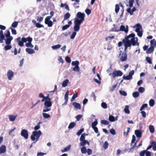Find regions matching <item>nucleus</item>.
<instances>
[{
    "label": "nucleus",
    "mask_w": 156,
    "mask_h": 156,
    "mask_svg": "<svg viewBox=\"0 0 156 156\" xmlns=\"http://www.w3.org/2000/svg\"><path fill=\"white\" fill-rule=\"evenodd\" d=\"M146 61L150 64L152 63V59L150 57H147L146 58Z\"/></svg>",
    "instance_id": "obj_38"
},
{
    "label": "nucleus",
    "mask_w": 156,
    "mask_h": 156,
    "mask_svg": "<svg viewBox=\"0 0 156 156\" xmlns=\"http://www.w3.org/2000/svg\"><path fill=\"white\" fill-rule=\"evenodd\" d=\"M124 112L125 113L129 114L130 113V111L129 110V106L128 105H126L124 109Z\"/></svg>",
    "instance_id": "obj_23"
},
{
    "label": "nucleus",
    "mask_w": 156,
    "mask_h": 156,
    "mask_svg": "<svg viewBox=\"0 0 156 156\" xmlns=\"http://www.w3.org/2000/svg\"><path fill=\"white\" fill-rule=\"evenodd\" d=\"M40 101L39 100H38L31 107V109H33L34 107H35L38 103H40Z\"/></svg>",
    "instance_id": "obj_54"
},
{
    "label": "nucleus",
    "mask_w": 156,
    "mask_h": 156,
    "mask_svg": "<svg viewBox=\"0 0 156 156\" xmlns=\"http://www.w3.org/2000/svg\"><path fill=\"white\" fill-rule=\"evenodd\" d=\"M13 37L6 38L5 39V43L6 44H10L11 41L13 40Z\"/></svg>",
    "instance_id": "obj_21"
},
{
    "label": "nucleus",
    "mask_w": 156,
    "mask_h": 156,
    "mask_svg": "<svg viewBox=\"0 0 156 156\" xmlns=\"http://www.w3.org/2000/svg\"><path fill=\"white\" fill-rule=\"evenodd\" d=\"M147 104H143L141 107L140 108V111H142L144 108H146L147 107Z\"/></svg>",
    "instance_id": "obj_57"
},
{
    "label": "nucleus",
    "mask_w": 156,
    "mask_h": 156,
    "mask_svg": "<svg viewBox=\"0 0 156 156\" xmlns=\"http://www.w3.org/2000/svg\"><path fill=\"white\" fill-rule=\"evenodd\" d=\"M154 104V101L153 99H151L149 101V105L151 107L153 106Z\"/></svg>",
    "instance_id": "obj_40"
},
{
    "label": "nucleus",
    "mask_w": 156,
    "mask_h": 156,
    "mask_svg": "<svg viewBox=\"0 0 156 156\" xmlns=\"http://www.w3.org/2000/svg\"><path fill=\"white\" fill-rule=\"evenodd\" d=\"M109 120L111 122H114L118 120V116L115 117L113 115H110L108 118Z\"/></svg>",
    "instance_id": "obj_13"
},
{
    "label": "nucleus",
    "mask_w": 156,
    "mask_h": 156,
    "mask_svg": "<svg viewBox=\"0 0 156 156\" xmlns=\"http://www.w3.org/2000/svg\"><path fill=\"white\" fill-rule=\"evenodd\" d=\"M87 134H86L85 133H83L81 135L80 140V141H83L86 140H85V136L87 135Z\"/></svg>",
    "instance_id": "obj_35"
},
{
    "label": "nucleus",
    "mask_w": 156,
    "mask_h": 156,
    "mask_svg": "<svg viewBox=\"0 0 156 156\" xmlns=\"http://www.w3.org/2000/svg\"><path fill=\"white\" fill-rule=\"evenodd\" d=\"M134 0H129V6L131 8L133 6V4L134 3Z\"/></svg>",
    "instance_id": "obj_49"
},
{
    "label": "nucleus",
    "mask_w": 156,
    "mask_h": 156,
    "mask_svg": "<svg viewBox=\"0 0 156 156\" xmlns=\"http://www.w3.org/2000/svg\"><path fill=\"white\" fill-rule=\"evenodd\" d=\"M101 123L104 125H107L108 124L109 122L107 120H102L101 121Z\"/></svg>",
    "instance_id": "obj_41"
},
{
    "label": "nucleus",
    "mask_w": 156,
    "mask_h": 156,
    "mask_svg": "<svg viewBox=\"0 0 156 156\" xmlns=\"http://www.w3.org/2000/svg\"><path fill=\"white\" fill-rule=\"evenodd\" d=\"M85 12L87 15H89L90 14L91 11L90 9H87L85 10Z\"/></svg>",
    "instance_id": "obj_61"
},
{
    "label": "nucleus",
    "mask_w": 156,
    "mask_h": 156,
    "mask_svg": "<svg viewBox=\"0 0 156 156\" xmlns=\"http://www.w3.org/2000/svg\"><path fill=\"white\" fill-rule=\"evenodd\" d=\"M149 130L150 131V132L151 133H153L154 132V126L152 125H150L149 126Z\"/></svg>",
    "instance_id": "obj_32"
},
{
    "label": "nucleus",
    "mask_w": 156,
    "mask_h": 156,
    "mask_svg": "<svg viewBox=\"0 0 156 156\" xmlns=\"http://www.w3.org/2000/svg\"><path fill=\"white\" fill-rule=\"evenodd\" d=\"M127 57V56L126 52L123 53L122 54H120L119 56L120 59L122 62L126 61Z\"/></svg>",
    "instance_id": "obj_10"
},
{
    "label": "nucleus",
    "mask_w": 156,
    "mask_h": 156,
    "mask_svg": "<svg viewBox=\"0 0 156 156\" xmlns=\"http://www.w3.org/2000/svg\"><path fill=\"white\" fill-rule=\"evenodd\" d=\"M84 130V129L82 128L79 130L78 132L76 133L77 135L78 136H80L81 133Z\"/></svg>",
    "instance_id": "obj_55"
},
{
    "label": "nucleus",
    "mask_w": 156,
    "mask_h": 156,
    "mask_svg": "<svg viewBox=\"0 0 156 156\" xmlns=\"http://www.w3.org/2000/svg\"><path fill=\"white\" fill-rule=\"evenodd\" d=\"M79 62L78 61H73L72 62V66H78L79 64Z\"/></svg>",
    "instance_id": "obj_33"
},
{
    "label": "nucleus",
    "mask_w": 156,
    "mask_h": 156,
    "mask_svg": "<svg viewBox=\"0 0 156 156\" xmlns=\"http://www.w3.org/2000/svg\"><path fill=\"white\" fill-rule=\"evenodd\" d=\"M108 144L107 141H105L103 145V147L105 149H106L108 148Z\"/></svg>",
    "instance_id": "obj_56"
},
{
    "label": "nucleus",
    "mask_w": 156,
    "mask_h": 156,
    "mask_svg": "<svg viewBox=\"0 0 156 156\" xmlns=\"http://www.w3.org/2000/svg\"><path fill=\"white\" fill-rule=\"evenodd\" d=\"M131 8H130V7L129 8H128L127 9V11L128 13H129L130 14V15H133V13H132V9H131Z\"/></svg>",
    "instance_id": "obj_63"
},
{
    "label": "nucleus",
    "mask_w": 156,
    "mask_h": 156,
    "mask_svg": "<svg viewBox=\"0 0 156 156\" xmlns=\"http://www.w3.org/2000/svg\"><path fill=\"white\" fill-rule=\"evenodd\" d=\"M61 7H65V9L67 10H69V9L68 5L66 3H61Z\"/></svg>",
    "instance_id": "obj_28"
},
{
    "label": "nucleus",
    "mask_w": 156,
    "mask_h": 156,
    "mask_svg": "<svg viewBox=\"0 0 156 156\" xmlns=\"http://www.w3.org/2000/svg\"><path fill=\"white\" fill-rule=\"evenodd\" d=\"M71 146L70 145H68L62 151V153H64L69 151L71 147Z\"/></svg>",
    "instance_id": "obj_24"
},
{
    "label": "nucleus",
    "mask_w": 156,
    "mask_h": 156,
    "mask_svg": "<svg viewBox=\"0 0 156 156\" xmlns=\"http://www.w3.org/2000/svg\"><path fill=\"white\" fill-rule=\"evenodd\" d=\"M69 80L68 79H66L64 80L62 83V86L63 87H65L67 86L69 82Z\"/></svg>",
    "instance_id": "obj_20"
},
{
    "label": "nucleus",
    "mask_w": 156,
    "mask_h": 156,
    "mask_svg": "<svg viewBox=\"0 0 156 156\" xmlns=\"http://www.w3.org/2000/svg\"><path fill=\"white\" fill-rule=\"evenodd\" d=\"M73 70L74 71L78 73H80V69L78 66H75L73 68Z\"/></svg>",
    "instance_id": "obj_31"
},
{
    "label": "nucleus",
    "mask_w": 156,
    "mask_h": 156,
    "mask_svg": "<svg viewBox=\"0 0 156 156\" xmlns=\"http://www.w3.org/2000/svg\"><path fill=\"white\" fill-rule=\"evenodd\" d=\"M101 107L104 109H106L107 108V105L106 103L104 102H103L101 105Z\"/></svg>",
    "instance_id": "obj_46"
},
{
    "label": "nucleus",
    "mask_w": 156,
    "mask_h": 156,
    "mask_svg": "<svg viewBox=\"0 0 156 156\" xmlns=\"http://www.w3.org/2000/svg\"><path fill=\"white\" fill-rule=\"evenodd\" d=\"M152 144L153 145V149L154 151H156V142L153 141L152 142Z\"/></svg>",
    "instance_id": "obj_51"
},
{
    "label": "nucleus",
    "mask_w": 156,
    "mask_h": 156,
    "mask_svg": "<svg viewBox=\"0 0 156 156\" xmlns=\"http://www.w3.org/2000/svg\"><path fill=\"white\" fill-rule=\"evenodd\" d=\"M139 95V93L138 91L134 92L132 94L133 97L134 98L138 97Z\"/></svg>",
    "instance_id": "obj_36"
},
{
    "label": "nucleus",
    "mask_w": 156,
    "mask_h": 156,
    "mask_svg": "<svg viewBox=\"0 0 156 156\" xmlns=\"http://www.w3.org/2000/svg\"><path fill=\"white\" fill-rule=\"evenodd\" d=\"M42 123V122H38L37 124V125L34 127V129L36 131L38 130L40 128V125Z\"/></svg>",
    "instance_id": "obj_26"
},
{
    "label": "nucleus",
    "mask_w": 156,
    "mask_h": 156,
    "mask_svg": "<svg viewBox=\"0 0 156 156\" xmlns=\"http://www.w3.org/2000/svg\"><path fill=\"white\" fill-rule=\"evenodd\" d=\"M150 45L154 47L156 46V41L154 39L150 41Z\"/></svg>",
    "instance_id": "obj_29"
},
{
    "label": "nucleus",
    "mask_w": 156,
    "mask_h": 156,
    "mask_svg": "<svg viewBox=\"0 0 156 156\" xmlns=\"http://www.w3.org/2000/svg\"><path fill=\"white\" fill-rule=\"evenodd\" d=\"M50 19L49 18H46L45 20V23L46 24H47L48 27H51L53 24L52 21L50 20Z\"/></svg>",
    "instance_id": "obj_11"
},
{
    "label": "nucleus",
    "mask_w": 156,
    "mask_h": 156,
    "mask_svg": "<svg viewBox=\"0 0 156 156\" xmlns=\"http://www.w3.org/2000/svg\"><path fill=\"white\" fill-rule=\"evenodd\" d=\"M6 151V147L5 145H2L0 147V154L4 153Z\"/></svg>",
    "instance_id": "obj_12"
},
{
    "label": "nucleus",
    "mask_w": 156,
    "mask_h": 156,
    "mask_svg": "<svg viewBox=\"0 0 156 156\" xmlns=\"http://www.w3.org/2000/svg\"><path fill=\"white\" fill-rule=\"evenodd\" d=\"M76 31H74L73 32L72 34L71 35L70 37L71 39H73L75 38L76 35Z\"/></svg>",
    "instance_id": "obj_52"
},
{
    "label": "nucleus",
    "mask_w": 156,
    "mask_h": 156,
    "mask_svg": "<svg viewBox=\"0 0 156 156\" xmlns=\"http://www.w3.org/2000/svg\"><path fill=\"white\" fill-rule=\"evenodd\" d=\"M21 135L25 139H27L28 138V133L27 130L25 129H22L21 133Z\"/></svg>",
    "instance_id": "obj_9"
},
{
    "label": "nucleus",
    "mask_w": 156,
    "mask_h": 156,
    "mask_svg": "<svg viewBox=\"0 0 156 156\" xmlns=\"http://www.w3.org/2000/svg\"><path fill=\"white\" fill-rule=\"evenodd\" d=\"M125 27L123 25H121L120 27V30L122 31H124L125 32Z\"/></svg>",
    "instance_id": "obj_59"
},
{
    "label": "nucleus",
    "mask_w": 156,
    "mask_h": 156,
    "mask_svg": "<svg viewBox=\"0 0 156 156\" xmlns=\"http://www.w3.org/2000/svg\"><path fill=\"white\" fill-rule=\"evenodd\" d=\"M73 105L76 109H80L81 108L80 105L78 103L74 102L73 103Z\"/></svg>",
    "instance_id": "obj_19"
},
{
    "label": "nucleus",
    "mask_w": 156,
    "mask_h": 156,
    "mask_svg": "<svg viewBox=\"0 0 156 156\" xmlns=\"http://www.w3.org/2000/svg\"><path fill=\"white\" fill-rule=\"evenodd\" d=\"M119 9V5L118 4H116L115 5V13L117 14L118 13Z\"/></svg>",
    "instance_id": "obj_39"
},
{
    "label": "nucleus",
    "mask_w": 156,
    "mask_h": 156,
    "mask_svg": "<svg viewBox=\"0 0 156 156\" xmlns=\"http://www.w3.org/2000/svg\"><path fill=\"white\" fill-rule=\"evenodd\" d=\"M81 151L83 154H85L87 153V149L86 147L85 146L81 148Z\"/></svg>",
    "instance_id": "obj_30"
},
{
    "label": "nucleus",
    "mask_w": 156,
    "mask_h": 156,
    "mask_svg": "<svg viewBox=\"0 0 156 156\" xmlns=\"http://www.w3.org/2000/svg\"><path fill=\"white\" fill-rule=\"evenodd\" d=\"M47 112H44V110H43L42 115L43 118L44 119H48L50 118L51 117V116L49 114L45 113Z\"/></svg>",
    "instance_id": "obj_14"
},
{
    "label": "nucleus",
    "mask_w": 156,
    "mask_h": 156,
    "mask_svg": "<svg viewBox=\"0 0 156 156\" xmlns=\"http://www.w3.org/2000/svg\"><path fill=\"white\" fill-rule=\"evenodd\" d=\"M81 142L80 143V144L81 146H84L86 144H87L88 145H89V142L87 140L80 141Z\"/></svg>",
    "instance_id": "obj_22"
},
{
    "label": "nucleus",
    "mask_w": 156,
    "mask_h": 156,
    "mask_svg": "<svg viewBox=\"0 0 156 156\" xmlns=\"http://www.w3.org/2000/svg\"><path fill=\"white\" fill-rule=\"evenodd\" d=\"M87 153L88 155H89L92 153V150L90 149H88L87 150Z\"/></svg>",
    "instance_id": "obj_62"
},
{
    "label": "nucleus",
    "mask_w": 156,
    "mask_h": 156,
    "mask_svg": "<svg viewBox=\"0 0 156 156\" xmlns=\"http://www.w3.org/2000/svg\"><path fill=\"white\" fill-rule=\"evenodd\" d=\"M132 77H131L129 75L126 76H125V75H124L122 77V78L125 80H131L132 79Z\"/></svg>",
    "instance_id": "obj_25"
},
{
    "label": "nucleus",
    "mask_w": 156,
    "mask_h": 156,
    "mask_svg": "<svg viewBox=\"0 0 156 156\" xmlns=\"http://www.w3.org/2000/svg\"><path fill=\"white\" fill-rule=\"evenodd\" d=\"M77 95L78 94L77 93H76L73 94L71 100V102L75 100V99L77 97Z\"/></svg>",
    "instance_id": "obj_45"
},
{
    "label": "nucleus",
    "mask_w": 156,
    "mask_h": 156,
    "mask_svg": "<svg viewBox=\"0 0 156 156\" xmlns=\"http://www.w3.org/2000/svg\"><path fill=\"white\" fill-rule=\"evenodd\" d=\"M145 90V89L144 87H140L139 88L138 91L139 92L141 93H143Z\"/></svg>",
    "instance_id": "obj_47"
},
{
    "label": "nucleus",
    "mask_w": 156,
    "mask_h": 156,
    "mask_svg": "<svg viewBox=\"0 0 156 156\" xmlns=\"http://www.w3.org/2000/svg\"><path fill=\"white\" fill-rule=\"evenodd\" d=\"M135 133L137 137L140 138L141 136L142 133L139 130H136L135 131Z\"/></svg>",
    "instance_id": "obj_15"
},
{
    "label": "nucleus",
    "mask_w": 156,
    "mask_h": 156,
    "mask_svg": "<svg viewBox=\"0 0 156 156\" xmlns=\"http://www.w3.org/2000/svg\"><path fill=\"white\" fill-rule=\"evenodd\" d=\"M5 35L6 38L12 37V36H10V33L9 30H8L7 31L6 33L5 34Z\"/></svg>",
    "instance_id": "obj_50"
},
{
    "label": "nucleus",
    "mask_w": 156,
    "mask_h": 156,
    "mask_svg": "<svg viewBox=\"0 0 156 156\" xmlns=\"http://www.w3.org/2000/svg\"><path fill=\"white\" fill-rule=\"evenodd\" d=\"M18 23V22L17 21H15L13 22L12 24L11 27H12L16 28L17 27Z\"/></svg>",
    "instance_id": "obj_44"
},
{
    "label": "nucleus",
    "mask_w": 156,
    "mask_h": 156,
    "mask_svg": "<svg viewBox=\"0 0 156 156\" xmlns=\"http://www.w3.org/2000/svg\"><path fill=\"white\" fill-rule=\"evenodd\" d=\"M6 75L8 79L9 80H11L13 77L14 73L12 70H9L7 72Z\"/></svg>",
    "instance_id": "obj_8"
},
{
    "label": "nucleus",
    "mask_w": 156,
    "mask_h": 156,
    "mask_svg": "<svg viewBox=\"0 0 156 156\" xmlns=\"http://www.w3.org/2000/svg\"><path fill=\"white\" fill-rule=\"evenodd\" d=\"M98 122L97 119H96L92 123L91 126L92 127V128L96 127V126L98 124Z\"/></svg>",
    "instance_id": "obj_42"
},
{
    "label": "nucleus",
    "mask_w": 156,
    "mask_h": 156,
    "mask_svg": "<svg viewBox=\"0 0 156 156\" xmlns=\"http://www.w3.org/2000/svg\"><path fill=\"white\" fill-rule=\"evenodd\" d=\"M43 107L44 112H49L51 110L52 102L51 101L46 100L44 102Z\"/></svg>",
    "instance_id": "obj_5"
},
{
    "label": "nucleus",
    "mask_w": 156,
    "mask_h": 156,
    "mask_svg": "<svg viewBox=\"0 0 156 156\" xmlns=\"http://www.w3.org/2000/svg\"><path fill=\"white\" fill-rule=\"evenodd\" d=\"M136 28V32L137 33L138 36L139 37H141L142 36L143 33L142 30V27L139 23L136 24L133 27Z\"/></svg>",
    "instance_id": "obj_6"
},
{
    "label": "nucleus",
    "mask_w": 156,
    "mask_h": 156,
    "mask_svg": "<svg viewBox=\"0 0 156 156\" xmlns=\"http://www.w3.org/2000/svg\"><path fill=\"white\" fill-rule=\"evenodd\" d=\"M61 47V45L60 44H58L56 45L52 46H51V48L53 49L56 50L60 48Z\"/></svg>",
    "instance_id": "obj_27"
},
{
    "label": "nucleus",
    "mask_w": 156,
    "mask_h": 156,
    "mask_svg": "<svg viewBox=\"0 0 156 156\" xmlns=\"http://www.w3.org/2000/svg\"><path fill=\"white\" fill-rule=\"evenodd\" d=\"M36 26L38 28H40L42 27H44V26L37 23L36 25Z\"/></svg>",
    "instance_id": "obj_64"
},
{
    "label": "nucleus",
    "mask_w": 156,
    "mask_h": 156,
    "mask_svg": "<svg viewBox=\"0 0 156 156\" xmlns=\"http://www.w3.org/2000/svg\"><path fill=\"white\" fill-rule=\"evenodd\" d=\"M76 126V123L75 122H71L69 125L68 128L69 129H71L73 128Z\"/></svg>",
    "instance_id": "obj_34"
},
{
    "label": "nucleus",
    "mask_w": 156,
    "mask_h": 156,
    "mask_svg": "<svg viewBox=\"0 0 156 156\" xmlns=\"http://www.w3.org/2000/svg\"><path fill=\"white\" fill-rule=\"evenodd\" d=\"M109 75L111 76L112 75L113 78H115L118 76H121L122 75V72L120 70L114 71L112 73H109Z\"/></svg>",
    "instance_id": "obj_7"
},
{
    "label": "nucleus",
    "mask_w": 156,
    "mask_h": 156,
    "mask_svg": "<svg viewBox=\"0 0 156 156\" xmlns=\"http://www.w3.org/2000/svg\"><path fill=\"white\" fill-rule=\"evenodd\" d=\"M12 47L10 44H6V45L4 47V48L6 51H7L11 49Z\"/></svg>",
    "instance_id": "obj_43"
},
{
    "label": "nucleus",
    "mask_w": 156,
    "mask_h": 156,
    "mask_svg": "<svg viewBox=\"0 0 156 156\" xmlns=\"http://www.w3.org/2000/svg\"><path fill=\"white\" fill-rule=\"evenodd\" d=\"M83 115L81 114H79L78 115H77L76 118L77 121H79L80 120V119L82 118V117H83Z\"/></svg>",
    "instance_id": "obj_53"
},
{
    "label": "nucleus",
    "mask_w": 156,
    "mask_h": 156,
    "mask_svg": "<svg viewBox=\"0 0 156 156\" xmlns=\"http://www.w3.org/2000/svg\"><path fill=\"white\" fill-rule=\"evenodd\" d=\"M77 17L74 19V30L76 31H78L80 29L81 24L84 20L85 15L84 13L78 12L76 14Z\"/></svg>",
    "instance_id": "obj_2"
},
{
    "label": "nucleus",
    "mask_w": 156,
    "mask_h": 156,
    "mask_svg": "<svg viewBox=\"0 0 156 156\" xmlns=\"http://www.w3.org/2000/svg\"><path fill=\"white\" fill-rule=\"evenodd\" d=\"M17 117V115H9V120L12 122L14 121Z\"/></svg>",
    "instance_id": "obj_18"
},
{
    "label": "nucleus",
    "mask_w": 156,
    "mask_h": 156,
    "mask_svg": "<svg viewBox=\"0 0 156 156\" xmlns=\"http://www.w3.org/2000/svg\"><path fill=\"white\" fill-rule=\"evenodd\" d=\"M41 134V130L34 131L31 136V139L33 141H37L39 139Z\"/></svg>",
    "instance_id": "obj_4"
},
{
    "label": "nucleus",
    "mask_w": 156,
    "mask_h": 156,
    "mask_svg": "<svg viewBox=\"0 0 156 156\" xmlns=\"http://www.w3.org/2000/svg\"><path fill=\"white\" fill-rule=\"evenodd\" d=\"M65 60L66 62L68 63H70L71 62V59L69 56H66Z\"/></svg>",
    "instance_id": "obj_60"
},
{
    "label": "nucleus",
    "mask_w": 156,
    "mask_h": 156,
    "mask_svg": "<svg viewBox=\"0 0 156 156\" xmlns=\"http://www.w3.org/2000/svg\"><path fill=\"white\" fill-rule=\"evenodd\" d=\"M26 51L30 54H32L35 53L33 49L30 48H27L26 49Z\"/></svg>",
    "instance_id": "obj_17"
},
{
    "label": "nucleus",
    "mask_w": 156,
    "mask_h": 156,
    "mask_svg": "<svg viewBox=\"0 0 156 156\" xmlns=\"http://www.w3.org/2000/svg\"><path fill=\"white\" fill-rule=\"evenodd\" d=\"M68 95H69V91H67L66 92L65 95V100L68 101Z\"/></svg>",
    "instance_id": "obj_58"
},
{
    "label": "nucleus",
    "mask_w": 156,
    "mask_h": 156,
    "mask_svg": "<svg viewBox=\"0 0 156 156\" xmlns=\"http://www.w3.org/2000/svg\"><path fill=\"white\" fill-rule=\"evenodd\" d=\"M119 92L120 94L124 96H126L127 95L126 92L124 91L120 90Z\"/></svg>",
    "instance_id": "obj_48"
},
{
    "label": "nucleus",
    "mask_w": 156,
    "mask_h": 156,
    "mask_svg": "<svg viewBox=\"0 0 156 156\" xmlns=\"http://www.w3.org/2000/svg\"><path fill=\"white\" fill-rule=\"evenodd\" d=\"M134 34H131L128 36L122 41L124 44V50L126 51L127 48L131 47V45L133 46L136 45L139 46V43L138 42V39L137 37H135Z\"/></svg>",
    "instance_id": "obj_1"
},
{
    "label": "nucleus",
    "mask_w": 156,
    "mask_h": 156,
    "mask_svg": "<svg viewBox=\"0 0 156 156\" xmlns=\"http://www.w3.org/2000/svg\"><path fill=\"white\" fill-rule=\"evenodd\" d=\"M70 16V14L69 12L67 13L64 16V20L68 19V18H69Z\"/></svg>",
    "instance_id": "obj_37"
},
{
    "label": "nucleus",
    "mask_w": 156,
    "mask_h": 156,
    "mask_svg": "<svg viewBox=\"0 0 156 156\" xmlns=\"http://www.w3.org/2000/svg\"><path fill=\"white\" fill-rule=\"evenodd\" d=\"M32 40V38L30 37L26 38L23 37L22 38L21 37H19L16 39V42L18 43V44L20 46L22 47L24 45V43L28 41V42L25 44L26 46L33 48L34 46L31 44Z\"/></svg>",
    "instance_id": "obj_3"
},
{
    "label": "nucleus",
    "mask_w": 156,
    "mask_h": 156,
    "mask_svg": "<svg viewBox=\"0 0 156 156\" xmlns=\"http://www.w3.org/2000/svg\"><path fill=\"white\" fill-rule=\"evenodd\" d=\"M154 50V48L150 45V47L147 49L146 52L147 54H151L153 52Z\"/></svg>",
    "instance_id": "obj_16"
}]
</instances>
